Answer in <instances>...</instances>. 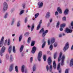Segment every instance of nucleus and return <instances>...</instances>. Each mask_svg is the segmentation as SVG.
Segmentation results:
<instances>
[{"instance_id":"de8ad7c7","label":"nucleus","mask_w":73,"mask_h":73,"mask_svg":"<svg viewBox=\"0 0 73 73\" xmlns=\"http://www.w3.org/2000/svg\"><path fill=\"white\" fill-rule=\"evenodd\" d=\"M54 46L55 48H56V46H57V43H55L54 44Z\"/></svg>"},{"instance_id":"4d7b16f0","label":"nucleus","mask_w":73,"mask_h":73,"mask_svg":"<svg viewBox=\"0 0 73 73\" xmlns=\"http://www.w3.org/2000/svg\"><path fill=\"white\" fill-rule=\"evenodd\" d=\"M48 32V30H46L45 32L44 33L45 34H46V33H47Z\"/></svg>"},{"instance_id":"bf43d9fd","label":"nucleus","mask_w":73,"mask_h":73,"mask_svg":"<svg viewBox=\"0 0 73 73\" xmlns=\"http://www.w3.org/2000/svg\"><path fill=\"white\" fill-rule=\"evenodd\" d=\"M27 18H26L25 20V23H27Z\"/></svg>"},{"instance_id":"c03bdc74","label":"nucleus","mask_w":73,"mask_h":73,"mask_svg":"<svg viewBox=\"0 0 73 73\" xmlns=\"http://www.w3.org/2000/svg\"><path fill=\"white\" fill-rule=\"evenodd\" d=\"M35 44V41H33L31 43V46H33Z\"/></svg>"},{"instance_id":"8fccbe9b","label":"nucleus","mask_w":73,"mask_h":73,"mask_svg":"<svg viewBox=\"0 0 73 73\" xmlns=\"http://www.w3.org/2000/svg\"><path fill=\"white\" fill-rule=\"evenodd\" d=\"M71 26H72V28L73 29V22H72L71 23Z\"/></svg>"},{"instance_id":"aec40b11","label":"nucleus","mask_w":73,"mask_h":73,"mask_svg":"<svg viewBox=\"0 0 73 73\" xmlns=\"http://www.w3.org/2000/svg\"><path fill=\"white\" fill-rule=\"evenodd\" d=\"M12 50V46H10L9 48V53H10L11 52V50Z\"/></svg>"},{"instance_id":"3c124183","label":"nucleus","mask_w":73,"mask_h":73,"mask_svg":"<svg viewBox=\"0 0 73 73\" xmlns=\"http://www.w3.org/2000/svg\"><path fill=\"white\" fill-rule=\"evenodd\" d=\"M68 70H69V69H66L65 71V73H68Z\"/></svg>"},{"instance_id":"2eb2a0df","label":"nucleus","mask_w":73,"mask_h":73,"mask_svg":"<svg viewBox=\"0 0 73 73\" xmlns=\"http://www.w3.org/2000/svg\"><path fill=\"white\" fill-rule=\"evenodd\" d=\"M50 15V13L48 12L46 14V17L47 19H48V18L49 17Z\"/></svg>"},{"instance_id":"680f3d73","label":"nucleus","mask_w":73,"mask_h":73,"mask_svg":"<svg viewBox=\"0 0 73 73\" xmlns=\"http://www.w3.org/2000/svg\"><path fill=\"white\" fill-rule=\"evenodd\" d=\"M50 22L51 23L52 21V19H51L50 20Z\"/></svg>"},{"instance_id":"e2e57ef3","label":"nucleus","mask_w":73,"mask_h":73,"mask_svg":"<svg viewBox=\"0 0 73 73\" xmlns=\"http://www.w3.org/2000/svg\"><path fill=\"white\" fill-rule=\"evenodd\" d=\"M63 29H62V28H60V31H63Z\"/></svg>"},{"instance_id":"1a4fd4ad","label":"nucleus","mask_w":73,"mask_h":73,"mask_svg":"<svg viewBox=\"0 0 73 73\" xmlns=\"http://www.w3.org/2000/svg\"><path fill=\"white\" fill-rule=\"evenodd\" d=\"M66 31L67 33H72V30H70L68 28L66 29Z\"/></svg>"},{"instance_id":"58836bf2","label":"nucleus","mask_w":73,"mask_h":73,"mask_svg":"<svg viewBox=\"0 0 73 73\" xmlns=\"http://www.w3.org/2000/svg\"><path fill=\"white\" fill-rule=\"evenodd\" d=\"M57 55V52L55 53L54 55V59H56V56Z\"/></svg>"},{"instance_id":"f704fd0d","label":"nucleus","mask_w":73,"mask_h":73,"mask_svg":"<svg viewBox=\"0 0 73 73\" xmlns=\"http://www.w3.org/2000/svg\"><path fill=\"white\" fill-rule=\"evenodd\" d=\"M23 12H24V10H22L20 12L19 14L22 15V14L23 13Z\"/></svg>"},{"instance_id":"6e6552de","label":"nucleus","mask_w":73,"mask_h":73,"mask_svg":"<svg viewBox=\"0 0 73 73\" xmlns=\"http://www.w3.org/2000/svg\"><path fill=\"white\" fill-rule=\"evenodd\" d=\"M48 65H50L52 64V60L51 57H49L48 59Z\"/></svg>"},{"instance_id":"338daca9","label":"nucleus","mask_w":73,"mask_h":73,"mask_svg":"<svg viewBox=\"0 0 73 73\" xmlns=\"http://www.w3.org/2000/svg\"><path fill=\"white\" fill-rule=\"evenodd\" d=\"M13 22H14V21H13L12 22V23L11 24V25H12V24H13Z\"/></svg>"},{"instance_id":"603ef678","label":"nucleus","mask_w":73,"mask_h":73,"mask_svg":"<svg viewBox=\"0 0 73 73\" xmlns=\"http://www.w3.org/2000/svg\"><path fill=\"white\" fill-rule=\"evenodd\" d=\"M30 61L31 62H32V61H33V58L31 57L30 58Z\"/></svg>"},{"instance_id":"f03ea898","label":"nucleus","mask_w":73,"mask_h":73,"mask_svg":"<svg viewBox=\"0 0 73 73\" xmlns=\"http://www.w3.org/2000/svg\"><path fill=\"white\" fill-rule=\"evenodd\" d=\"M55 42V38H52L51 39V41L49 39L48 40V45H50V44H52L54 43Z\"/></svg>"},{"instance_id":"7ed1b4c3","label":"nucleus","mask_w":73,"mask_h":73,"mask_svg":"<svg viewBox=\"0 0 73 73\" xmlns=\"http://www.w3.org/2000/svg\"><path fill=\"white\" fill-rule=\"evenodd\" d=\"M5 50V47L4 46L1 49V50L0 51V54L1 56H3V53L4 52Z\"/></svg>"},{"instance_id":"c9c22d12","label":"nucleus","mask_w":73,"mask_h":73,"mask_svg":"<svg viewBox=\"0 0 73 73\" xmlns=\"http://www.w3.org/2000/svg\"><path fill=\"white\" fill-rule=\"evenodd\" d=\"M45 42H44V43L42 45V48H44V46H45Z\"/></svg>"},{"instance_id":"e433bc0d","label":"nucleus","mask_w":73,"mask_h":73,"mask_svg":"<svg viewBox=\"0 0 73 73\" xmlns=\"http://www.w3.org/2000/svg\"><path fill=\"white\" fill-rule=\"evenodd\" d=\"M21 39H22V35H21L19 37V41H21Z\"/></svg>"},{"instance_id":"13d9d810","label":"nucleus","mask_w":73,"mask_h":73,"mask_svg":"<svg viewBox=\"0 0 73 73\" xmlns=\"http://www.w3.org/2000/svg\"><path fill=\"white\" fill-rule=\"evenodd\" d=\"M58 12H57V11H56L55 12V15H58Z\"/></svg>"},{"instance_id":"39448f33","label":"nucleus","mask_w":73,"mask_h":73,"mask_svg":"<svg viewBox=\"0 0 73 73\" xmlns=\"http://www.w3.org/2000/svg\"><path fill=\"white\" fill-rule=\"evenodd\" d=\"M69 47V43H68V42H67L65 45V46L64 48V51H66L68 49V48Z\"/></svg>"},{"instance_id":"423d86ee","label":"nucleus","mask_w":73,"mask_h":73,"mask_svg":"<svg viewBox=\"0 0 73 73\" xmlns=\"http://www.w3.org/2000/svg\"><path fill=\"white\" fill-rule=\"evenodd\" d=\"M65 58V56L64 55H63L61 58L62 62H61V64L62 66L64 65V61Z\"/></svg>"},{"instance_id":"f3484780","label":"nucleus","mask_w":73,"mask_h":73,"mask_svg":"<svg viewBox=\"0 0 73 73\" xmlns=\"http://www.w3.org/2000/svg\"><path fill=\"white\" fill-rule=\"evenodd\" d=\"M73 59L72 58L71 59L70 61V66H73Z\"/></svg>"},{"instance_id":"20e7f679","label":"nucleus","mask_w":73,"mask_h":73,"mask_svg":"<svg viewBox=\"0 0 73 73\" xmlns=\"http://www.w3.org/2000/svg\"><path fill=\"white\" fill-rule=\"evenodd\" d=\"M41 56H42V52L40 51L39 52L38 57V59L39 61H41Z\"/></svg>"},{"instance_id":"f8f14e48","label":"nucleus","mask_w":73,"mask_h":73,"mask_svg":"<svg viewBox=\"0 0 73 73\" xmlns=\"http://www.w3.org/2000/svg\"><path fill=\"white\" fill-rule=\"evenodd\" d=\"M38 4L39 6V8H40L42 7L43 5V3H42V2H39L38 3Z\"/></svg>"},{"instance_id":"a18cd8bd","label":"nucleus","mask_w":73,"mask_h":73,"mask_svg":"<svg viewBox=\"0 0 73 73\" xmlns=\"http://www.w3.org/2000/svg\"><path fill=\"white\" fill-rule=\"evenodd\" d=\"M62 19L63 21H65L66 20V17H64L62 18Z\"/></svg>"},{"instance_id":"5701e85b","label":"nucleus","mask_w":73,"mask_h":73,"mask_svg":"<svg viewBox=\"0 0 73 73\" xmlns=\"http://www.w3.org/2000/svg\"><path fill=\"white\" fill-rule=\"evenodd\" d=\"M13 60V57H12V55H11L10 59V62H11V61H12Z\"/></svg>"},{"instance_id":"393cba45","label":"nucleus","mask_w":73,"mask_h":73,"mask_svg":"<svg viewBox=\"0 0 73 73\" xmlns=\"http://www.w3.org/2000/svg\"><path fill=\"white\" fill-rule=\"evenodd\" d=\"M44 32V29L42 28L40 31L39 32V33H43V32Z\"/></svg>"},{"instance_id":"0eeeda50","label":"nucleus","mask_w":73,"mask_h":73,"mask_svg":"<svg viewBox=\"0 0 73 73\" xmlns=\"http://www.w3.org/2000/svg\"><path fill=\"white\" fill-rule=\"evenodd\" d=\"M3 40H4V37L3 36L0 42V47H1L3 45Z\"/></svg>"},{"instance_id":"79ce46f5","label":"nucleus","mask_w":73,"mask_h":73,"mask_svg":"<svg viewBox=\"0 0 73 73\" xmlns=\"http://www.w3.org/2000/svg\"><path fill=\"white\" fill-rule=\"evenodd\" d=\"M35 70H36V66L35 65L33 68V71H35Z\"/></svg>"},{"instance_id":"7c9ffc66","label":"nucleus","mask_w":73,"mask_h":73,"mask_svg":"<svg viewBox=\"0 0 73 73\" xmlns=\"http://www.w3.org/2000/svg\"><path fill=\"white\" fill-rule=\"evenodd\" d=\"M34 29V24H33L32 25V27L31 29V31H33Z\"/></svg>"},{"instance_id":"49530a36","label":"nucleus","mask_w":73,"mask_h":73,"mask_svg":"<svg viewBox=\"0 0 73 73\" xmlns=\"http://www.w3.org/2000/svg\"><path fill=\"white\" fill-rule=\"evenodd\" d=\"M29 34V32H27V33H26V34L25 35V36H28V35Z\"/></svg>"},{"instance_id":"412c9836","label":"nucleus","mask_w":73,"mask_h":73,"mask_svg":"<svg viewBox=\"0 0 73 73\" xmlns=\"http://www.w3.org/2000/svg\"><path fill=\"white\" fill-rule=\"evenodd\" d=\"M24 68H25V66L23 65L22 66V68H21V71L22 72H24Z\"/></svg>"},{"instance_id":"f257e3e1","label":"nucleus","mask_w":73,"mask_h":73,"mask_svg":"<svg viewBox=\"0 0 73 73\" xmlns=\"http://www.w3.org/2000/svg\"><path fill=\"white\" fill-rule=\"evenodd\" d=\"M3 8L4 11H6L8 9V5L6 2H4L3 5Z\"/></svg>"},{"instance_id":"b1692460","label":"nucleus","mask_w":73,"mask_h":73,"mask_svg":"<svg viewBox=\"0 0 73 73\" xmlns=\"http://www.w3.org/2000/svg\"><path fill=\"white\" fill-rule=\"evenodd\" d=\"M60 27L61 28H64L65 27V24H63L60 25Z\"/></svg>"},{"instance_id":"9b49d317","label":"nucleus","mask_w":73,"mask_h":73,"mask_svg":"<svg viewBox=\"0 0 73 73\" xmlns=\"http://www.w3.org/2000/svg\"><path fill=\"white\" fill-rule=\"evenodd\" d=\"M42 23V20H40L39 22V24L38 25L37 27V30H38L39 29H40V27L41 26V24Z\"/></svg>"},{"instance_id":"cd10ccee","label":"nucleus","mask_w":73,"mask_h":73,"mask_svg":"<svg viewBox=\"0 0 73 73\" xmlns=\"http://www.w3.org/2000/svg\"><path fill=\"white\" fill-rule=\"evenodd\" d=\"M60 63H59L58 65V67L57 68V70H59L60 69Z\"/></svg>"},{"instance_id":"6ab92c4d","label":"nucleus","mask_w":73,"mask_h":73,"mask_svg":"<svg viewBox=\"0 0 73 73\" xmlns=\"http://www.w3.org/2000/svg\"><path fill=\"white\" fill-rule=\"evenodd\" d=\"M62 55V53L61 52H60L59 57L58 58V62H59V61H60V60H61V56Z\"/></svg>"},{"instance_id":"473e14b6","label":"nucleus","mask_w":73,"mask_h":73,"mask_svg":"<svg viewBox=\"0 0 73 73\" xmlns=\"http://www.w3.org/2000/svg\"><path fill=\"white\" fill-rule=\"evenodd\" d=\"M31 42V37L29 38L28 40V44H29V42Z\"/></svg>"},{"instance_id":"ddd939ff","label":"nucleus","mask_w":73,"mask_h":73,"mask_svg":"<svg viewBox=\"0 0 73 73\" xmlns=\"http://www.w3.org/2000/svg\"><path fill=\"white\" fill-rule=\"evenodd\" d=\"M53 67L54 69H56V61H55L53 62Z\"/></svg>"},{"instance_id":"69168bd1","label":"nucleus","mask_w":73,"mask_h":73,"mask_svg":"<svg viewBox=\"0 0 73 73\" xmlns=\"http://www.w3.org/2000/svg\"><path fill=\"white\" fill-rule=\"evenodd\" d=\"M62 35L61 34L59 35V37H62Z\"/></svg>"},{"instance_id":"4c0bfd02","label":"nucleus","mask_w":73,"mask_h":73,"mask_svg":"<svg viewBox=\"0 0 73 73\" xmlns=\"http://www.w3.org/2000/svg\"><path fill=\"white\" fill-rule=\"evenodd\" d=\"M53 49V46L52 45H51L50 46V50H52Z\"/></svg>"},{"instance_id":"5fc2aeb1","label":"nucleus","mask_w":73,"mask_h":73,"mask_svg":"<svg viewBox=\"0 0 73 73\" xmlns=\"http://www.w3.org/2000/svg\"><path fill=\"white\" fill-rule=\"evenodd\" d=\"M20 26V21H19L18 22L17 24V27H19Z\"/></svg>"},{"instance_id":"4be33fe9","label":"nucleus","mask_w":73,"mask_h":73,"mask_svg":"<svg viewBox=\"0 0 73 73\" xmlns=\"http://www.w3.org/2000/svg\"><path fill=\"white\" fill-rule=\"evenodd\" d=\"M23 48H24V46L23 45L21 46L20 50V52H21L22 51H23Z\"/></svg>"},{"instance_id":"052dcab7","label":"nucleus","mask_w":73,"mask_h":73,"mask_svg":"<svg viewBox=\"0 0 73 73\" xmlns=\"http://www.w3.org/2000/svg\"><path fill=\"white\" fill-rule=\"evenodd\" d=\"M23 8H25V4L23 5Z\"/></svg>"},{"instance_id":"bb28decb","label":"nucleus","mask_w":73,"mask_h":73,"mask_svg":"<svg viewBox=\"0 0 73 73\" xmlns=\"http://www.w3.org/2000/svg\"><path fill=\"white\" fill-rule=\"evenodd\" d=\"M49 70L50 72H52V66L51 65L50 66Z\"/></svg>"},{"instance_id":"ea45409f","label":"nucleus","mask_w":73,"mask_h":73,"mask_svg":"<svg viewBox=\"0 0 73 73\" xmlns=\"http://www.w3.org/2000/svg\"><path fill=\"white\" fill-rule=\"evenodd\" d=\"M45 35H46V34H45V33H43L42 34V37H44L45 36Z\"/></svg>"},{"instance_id":"09e8293b","label":"nucleus","mask_w":73,"mask_h":73,"mask_svg":"<svg viewBox=\"0 0 73 73\" xmlns=\"http://www.w3.org/2000/svg\"><path fill=\"white\" fill-rule=\"evenodd\" d=\"M7 16H8V13H6L5 16V19H6V18H7Z\"/></svg>"},{"instance_id":"0e129e2a","label":"nucleus","mask_w":73,"mask_h":73,"mask_svg":"<svg viewBox=\"0 0 73 73\" xmlns=\"http://www.w3.org/2000/svg\"><path fill=\"white\" fill-rule=\"evenodd\" d=\"M47 53H48V54H49V53H50V52H49V51H47Z\"/></svg>"},{"instance_id":"9d476101","label":"nucleus","mask_w":73,"mask_h":73,"mask_svg":"<svg viewBox=\"0 0 73 73\" xmlns=\"http://www.w3.org/2000/svg\"><path fill=\"white\" fill-rule=\"evenodd\" d=\"M36 47L35 46H34L33 48V49L31 51V52L32 53H35L36 52Z\"/></svg>"},{"instance_id":"72a5a7b5","label":"nucleus","mask_w":73,"mask_h":73,"mask_svg":"<svg viewBox=\"0 0 73 73\" xmlns=\"http://www.w3.org/2000/svg\"><path fill=\"white\" fill-rule=\"evenodd\" d=\"M13 51L14 53H15V52H16V50H15V46H13Z\"/></svg>"},{"instance_id":"864d4df0","label":"nucleus","mask_w":73,"mask_h":73,"mask_svg":"<svg viewBox=\"0 0 73 73\" xmlns=\"http://www.w3.org/2000/svg\"><path fill=\"white\" fill-rule=\"evenodd\" d=\"M7 40H5V43H4V45H6L7 44Z\"/></svg>"},{"instance_id":"4468645a","label":"nucleus","mask_w":73,"mask_h":73,"mask_svg":"<svg viewBox=\"0 0 73 73\" xmlns=\"http://www.w3.org/2000/svg\"><path fill=\"white\" fill-rule=\"evenodd\" d=\"M13 64H12L10 67L9 68V71L10 72H11L12 70H13Z\"/></svg>"},{"instance_id":"dca6fc26","label":"nucleus","mask_w":73,"mask_h":73,"mask_svg":"<svg viewBox=\"0 0 73 73\" xmlns=\"http://www.w3.org/2000/svg\"><path fill=\"white\" fill-rule=\"evenodd\" d=\"M57 11L59 12V13H62V11L60 7H58V8Z\"/></svg>"},{"instance_id":"c756f323","label":"nucleus","mask_w":73,"mask_h":73,"mask_svg":"<svg viewBox=\"0 0 73 73\" xmlns=\"http://www.w3.org/2000/svg\"><path fill=\"white\" fill-rule=\"evenodd\" d=\"M10 42H11V41L10 40V39H8L7 43L8 45H10Z\"/></svg>"},{"instance_id":"c85d7f7f","label":"nucleus","mask_w":73,"mask_h":73,"mask_svg":"<svg viewBox=\"0 0 73 73\" xmlns=\"http://www.w3.org/2000/svg\"><path fill=\"white\" fill-rule=\"evenodd\" d=\"M60 25V22L59 21H58L57 23L56 27V28H58L59 27V26Z\"/></svg>"},{"instance_id":"2f4dec72","label":"nucleus","mask_w":73,"mask_h":73,"mask_svg":"<svg viewBox=\"0 0 73 73\" xmlns=\"http://www.w3.org/2000/svg\"><path fill=\"white\" fill-rule=\"evenodd\" d=\"M43 59L44 60V61H46V55H44Z\"/></svg>"},{"instance_id":"a211bd4d","label":"nucleus","mask_w":73,"mask_h":73,"mask_svg":"<svg viewBox=\"0 0 73 73\" xmlns=\"http://www.w3.org/2000/svg\"><path fill=\"white\" fill-rule=\"evenodd\" d=\"M69 12V10H68V9H66L64 12V14L65 15H68V12Z\"/></svg>"},{"instance_id":"774afa93","label":"nucleus","mask_w":73,"mask_h":73,"mask_svg":"<svg viewBox=\"0 0 73 73\" xmlns=\"http://www.w3.org/2000/svg\"><path fill=\"white\" fill-rule=\"evenodd\" d=\"M28 28H30V26L29 25L28 26Z\"/></svg>"},{"instance_id":"37998d69","label":"nucleus","mask_w":73,"mask_h":73,"mask_svg":"<svg viewBox=\"0 0 73 73\" xmlns=\"http://www.w3.org/2000/svg\"><path fill=\"white\" fill-rule=\"evenodd\" d=\"M6 60H8L9 59V56H8V54H7L6 55Z\"/></svg>"},{"instance_id":"a878e982","label":"nucleus","mask_w":73,"mask_h":73,"mask_svg":"<svg viewBox=\"0 0 73 73\" xmlns=\"http://www.w3.org/2000/svg\"><path fill=\"white\" fill-rule=\"evenodd\" d=\"M15 70L16 72H17V73H18V72H19V71L18 70V69L17 68V66H15Z\"/></svg>"},{"instance_id":"6e6d98bb","label":"nucleus","mask_w":73,"mask_h":73,"mask_svg":"<svg viewBox=\"0 0 73 73\" xmlns=\"http://www.w3.org/2000/svg\"><path fill=\"white\" fill-rule=\"evenodd\" d=\"M46 68L47 71H48V70H49V66H46Z\"/></svg>"},{"instance_id":"a19ab883","label":"nucleus","mask_w":73,"mask_h":73,"mask_svg":"<svg viewBox=\"0 0 73 73\" xmlns=\"http://www.w3.org/2000/svg\"><path fill=\"white\" fill-rule=\"evenodd\" d=\"M39 15V13H37V14H35V18H37V17H38V16Z\"/></svg>"}]
</instances>
